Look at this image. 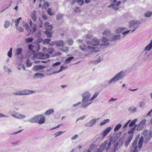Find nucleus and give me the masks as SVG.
I'll return each mask as SVG.
<instances>
[{
	"label": "nucleus",
	"instance_id": "680f3d73",
	"mask_svg": "<svg viewBox=\"0 0 152 152\" xmlns=\"http://www.w3.org/2000/svg\"><path fill=\"white\" fill-rule=\"evenodd\" d=\"M104 150L101 145L99 149H97L96 150L95 152H102V151Z\"/></svg>",
	"mask_w": 152,
	"mask_h": 152
},
{
	"label": "nucleus",
	"instance_id": "b1692460",
	"mask_svg": "<svg viewBox=\"0 0 152 152\" xmlns=\"http://www.w3.org/2000/svg\"><path fill=\"white\" fill-rule=\"evenodd\" d=\"M54 112V110L52 108L49 109L44 113V114L46 115H49L53 113Z\"/></svg>",
	"mask_w": 152,
	"mask_h": 152
},
{
	"label": "nucleus",
	"instance_id": "e2e57ef3",
	"mask_svg": "<svg viewBox=\"0 0 152 152\" xmlns=\"http://www.w3.org/2000/svg\"><path fill=\"white\" fill-rule=\"evenodd\" d=\"M50 40L51 39H46L44 41L43 43H44V44H45L46 43L49 44V42H50Z\"/></svg>",
	"mask_w": 152,
	"mask_h": 152
},
{
	"label": "nucleus",
	"instance_id": "49530a36",
	"mask_svg": "<svg viewBox=\"0 0 152 152\" xmlns=\"http://www.w3.org/2000/svg\"><path fill=\"white\" fill-rule=\"evenodd\" d=\"M64 132L63 131H59L57 132L54 134L55 137H56L57 136L61 135V134L64 133Z\"/></svg>",
	"mask_w": 152,
	"mask_h": 152
},
{
	"label": "nucleus",
	"instance_id": "f257e3e1",
	"mask_svg": "<svg viewBox=\"0 0 152 152\" xmlns=\"http://www.w3.org/2000/svg\"><path fill=\"white\" fill-rule=\"evenodd\" d=\"M87 44L88 45L87 46L84 44L79 45L80 49L85 52L86 56L97 53L99 51V48L102 47L100 45V41L96 38H94L91 43L88 42Z\"/></svg>",
	"mask_w": 152,
	"mask_h": 152
},
{
	"label": "nucleus",
	"instance_id": "dca6fc26",
	"mask_svg": "<svg viewBox=\"0 0 152 152\" xmlns=\"http://www.w3.org/2000/svg\"><path fill=\"white\" fill-rule=\"evenodd\" d=\"M121 35L120 34L115 35L110 39V41H117L121 39Z\"/></svg>",
	"mask_w": 152,
	"mask_h": 152
},
{
	"label": "nucleus",
	"instance_id": "7c9ffc66",
	"mask_svg": "<svg viewBox=\"0 0 152 152\" xmlns=\"http://www.w3.org/2000/svg\"><path fill=\"white\" fill-rule=\"evenodd\" d=\"M137 119L136 118L132 121L129 124V127H132L137 122Z\"/></svg>",
	"mask_w": 152,
	"mask_h": 152
},
{
	"label": "nucleus",
	"instance_id": "6e6d98bb",
	"mask_svg": "<svg viewBox=\"0 0 152 152\" xmlns=\"http://www.w3.org/2000/svg\"><path fill=\"white\" fill-rule=\"evenodd\" d=\"M77 2L80 5H82L84 3L83 0H77Z\"/></svg>",
	"mask_w": 152,
	"mask_h": 152
},
{
	"label": "nucleus",
	"instance_id": "a18cd8bd",
	"mask_svg": "<svg viewBox=\"0 0 152 152\" xmlns=\"http://www.w3.org/2000/svg\"><path fill=\"white\" fill-rule=\"evenodd\" d=\"M4 69L5 72H7L9 74L11 72V70L6 66L4 67Z\"/></svg>",
	"mask_w": 152,
	"mask_h": 152
},
{
	"label": "nucleus",
	"instance_id": "a19ab883",
	"mask_svg": "<svg viewBox=\"0 0 152 152\" xmlns=\"http://www.w3.org/2000/svg\"><path fill=\"white\" fill-rule=\"evenodd\" d=\"M74 58V57H69L67 58L65 61L66 63H69V62Z\"/></svg>",
	"mask_w": 152,
	"mask_h": 152
},
{
	"label": "nucleus",
	"instance_id": "4468645a",
	"mask_svg": "<svg viewBox=\"0 0 152 152\" xmlns=\"http://www.w3.org/2000/svg\"><path fill=\"white\" fill-rule=\"evenodd\" d=\"M109 41H110L106 37H103L101 39V42H103V43H101L100 45L102 47L103 46H106L109 45L110 43L108 42Z\"/></svg>",
	"mask_w": 152,
	"mask_h": 152
},
{
	"label": "nucleus",
	"instance_id": "f704fd0d",
	"mask_svg": "<svg viewBox=\"0 0 152 152\" xmlns=\"http://www.w3.org/2000/svg\"><path fill=\"white\" fill-rule=\"evenodd\" d=\"M61 50L64 52L65 53H67L69 51V49L68 47H64L61 49Z\"/></svg>",
	"mask_w": 152,
	"mask_h": 152
},
{
	"label": "nucleus",
	"instance_id": "393cba45",
	"mask_svg": "<svg viewBox=\"0 0 152 152\" xmlns=\"http://www.w3.org/2000/svg\"><path fill=\"white\" fill-rule=\"evenodd\" d=\"M10 24L11 26H12V23H10V21L6 20L4 21V27L6 28H8L10 26Z\"/></svg>",
	"mask_w": 152,
	"mask_h": 152
},
{
	"label": "nucleus",
	"instance_id": "c03bdc74",
	"mask_svg": "<svg viewBox=\"0 0 152 152\" xmlns=\"http://www.w3.org/2000/svg\"><path fill=\"white\" fill-rule=\"evenodd\" d=\"M49 6V4L48 2H45L43 4V7L45 9H46Z\"/></svg>",
	"mask_w": 152,
	"mask_h": 152
},
{
	"label": "nucleus",
	"instance_id": "774afa93",
	"mask_svg": "<svg viewBox=\"0 0 152 152\" xmlns=\"http://www.w3.org/2000/svg\"><path fill=\"white\" fill-rule=\"evenodd\" d=\"M66 68L63 66H61L60 67V69L59 70V71L58 72H59L61 71H62L63 70H64V69H65Z\"/></svg>",
	"mask_w": 152,
	"mask_h": 152
},
{
	"label": "nucleus",
	"instance_id": "79ce46f5",
	"mask_svg": "<svg viewBox=\"0 0 152 152\" xmlns=\"http://www.w3.org/2000/svg\"><path fill=\"white\" fill-rule=\"evenodd\" d=\"M12 48H10L9 51L7 53V56L10 58H11L12 56Z\"/></svg>",
	"mask_w": 152,
	"mask_h": 152
},
{
	"label": "nucleus",
	"instance_id": "e433bc0d",
	"mask_svg": "<svg viewBox=\"0 0 152 152\" xmlns=\"http://www.w3.org/2000/svg\"><path fill=\"white\" fill-rule=\"evenodd\" d=\"M54 50V49L52 48H49L46 51L47 53L51 54L52 53Z\"/></svg>",
	"mask_w": 152,
	"mask_h": 152
},
{
	"label": "nucleus",
	"instance_id": "3c124183",
	"mask_svg": "<svg viewBox=\"0 0 152 152\" xmlns=\"http://www.w3.org/2000/svg\"><path fill=\"white\" fill-rule=\"evenodd\" d=\"M33 40V39L32 38H26L25 39V42L27 43H29L32 42Z\"/></svg>",
	"mask_w": 152,
	"mask_h": 152
},
{
	"label": "nucleus",
	"instance_id": "aec40b11",
	"mask_svg": "<svg viewBox=\"0 0 152 152\" xmlns=\"http://www.w3.org/2000/svg\"><path fill=\"white\" fill-rule=\"evenodd\" d=\"M44 27L46 29V31L50 30L52 28V26L51 25H50L48 22H46L45 23Z\"/></svg>",
	"mask_w": 152,
	"mask_h": 152
},
{
	"label": "nucleus",
	"instance_id": "09e8293b",
	"mask_svg": "<svg viewBox=\"0 0 152 152\" xmlns=\"http://www.w3.org/2000/svg\"><path fill=\"white\" fill-rule=\"evenodd\" d=\"M47 35L48 37L50 38L52 36V33L51 32H50L48 31H46L45 33Z\"/></svg>",
	"mask_w": 152,
	"mask_h": 152
},
{
	"label": "nucleus",
	"instance_id": "f03ea898",
	"mask_svg": "<svg viewBox=\"0 0 152 152\" xmlns=\"http://www.w3.org/2000/svg\"><path fill=\"white\" fill-rule=\"evenodd\" d=\"M81 96L82 99L80 107L86 108L92 103L90 98L91 94L89 92H86L82 94Z\"/></svg>",
	"mask_w": 152,
	"mask_h": 152
},
{
	"label": "nucleus",
	"instance_id": "4be33fe9",
	"mask_svg": "<svg viewBox=\"0 0 152 152\" xmlns=\"http://www.w3.org/2000/svg\"><path fill=\"white\" fill-rule=\"evenodd\" d=\"M45 68V66L42 65H36L34 66V70L37 71Z\"/></svg>",
	"mask_w": 152,
	"mask_h": 152
},
{
	"label": "nucleus",
	"instance_id": "f3484780",
	"mask_svg": "<svg viewBox=\"0 0 152 152\" xmlns=\"http://www.w3.org/2000/svg\"><path fill=\"white\" fill-rule=\"evenodd\" d=\"M30 26L31 29L30 30L29 32L33 33L36 31V26L35 24H32V22L31 20L30 23Z\"/></svg>",
	"mask_w": 152,
	"mask_h": 152
},
{
	"label": "nucleus",
	"instance_id": "412c9836",
	"mask_svg": "<svg viewBox=\"0 0 152 152\" xmlns=\"http://www.w3.org/2000/svg\"><path fill=\"white\" fill-rule=\"evenodd\" d=\"M152 48V39L151 40L150 43L147 45L144 48L145 51H149Z\"/></svg>",
	"mask_w": 152,
	"mask_h": 152
},
{
	"label": "nucleus",
	"instance_id": "c756f323",
	"mask_svg": "<svg viewBox=\"0 0 152 152\" xmlns=\"http://www.w3.org/2000/svg\"><path fill=\"white\" fill-rule=\"evenodd\" d=\"M48 14L52 16L54 14V11L50 8H49L47 10Z\"/></svg>",
	"mask_w": 152,
	"mask_h": 152
},
{
	"label": "nucleus",
	"instance_id": "2f4dec72",
	"mask_svg": "<svg viewBox=\"0 0 152 152\" xmlns=\"http://www.w3.org/2000/svg\"><path fill=\"white\" fill-rule=\"evenodd\" d=\"M110 34V31L108 29L105 30L102 33V34L103 36H108Z\"/></svg>",
	"mask_w": 152,
	"mask_h": 152
},
{
	"label": "nucleus",
	"instance_id": "9b49d317",
	"mask_svg": "<svg viewBox=\"0 0 152 152\" xmlns=\"http://www.w3.org/2000/svg\"><path fill=\"white\" fill-rule=\"evenodd\" d=\"M146 122V119H144L141 121L139 124L137 126V125L136 130L137 131H140L144 128Z\"/></svg>",
	"mask_w": 152,
	"mask_h": 152
},
{
	"label": "nucleus",
	"instance_id": "0e129e2a",
	"mask_svg": "<svg viewBox=\"0 0 152 152\" xmlns=\"http://www.w3.org/2000/svg\"><path fill=\"white\" fill-rule=\"evenodd\" d=\"M78 137V135L77 134H76L73 136L71 138V139L72 140H75L77 139Z\"/></svg>",
	"mask_w": 152,
	"mask_h": 152
},
{
	"label": "nucleus",
	"instance_id": "6e6552de",
	"mask_svg": "<svg viewBox=\"0 0 152 152\" xmlns=\"http://www.w3.org/2000/svg\"><path fill=\"white\" fill-rule=\"evenodd\" d=\"M34 57L36 56L37 58L41 59L48 58L49 56L48 54H44L42 53H39L37 55L34 54Z\"/></svg>",
	"mask_w": 152,
	"mask_h": 152
},
{
	"label": "nucleus",
	"instance_id": "72a5a7b5",
	"mask_svg": "<svg viewBox=\"0 0 152 152\" xmlns=\"http://www.w3.org/2000/svg\"><path fill=\"white\" fill-rule=\"evenodd\" d=\"M137 126V125H135L133 128H132L129 131L128 133L129 134H133L134 131Z\"/></svg>",
	"mask_w": 152,
	"mask_h": 152
},
{
	"label": "nucleus",
	"instance_id": "bf43d9fd",
	"mask_svg": "<svg viewBox=\"0 0 152 152\" xmlns=\"http://www.w3.org/2000/svg\"><path fill=\"white\" fill-rule=\"evenodd\" d=\"M17 30L20 32H22L23 31L24 29L21 27H17V28H16Z\"/></svg>",
	"mask_w": 152,
	"mask_h": 152
},
{
	"label": "nucleus",
	"instance_id": "4c0bfd02",
	"mask_svg": "<svg viewBox=\"0 0 152 152\" xmlns=\"http://www.w3.org/2000/svg\"><path fill=\"white\" fill-rule=\"evenodd\" d=\"M152 15V12H147L144 14V15L146 17H150Z\"/></svg>",
	"mask_w": 152,
	"mask_h": 152
},
{
	"label": "nucleus",
	"instance_id": "ddd939ff",
	"mask_svg": "<svg viewBox=\"0 0 152 152\" xmlns=\"http://www.w3.org/2000/svg\"><path fill=\"white\" fill-rule=\"evenodd\" d=\"M99 118L93 119L91 120L89 122L85 124L84 125L86 127H91L98 120Z\"/></svg>",
	"mask_w": 152,
	"mask_h": 152
},
{
	"label": "nucleus",
	"instance_id": "5701e85b",
	"mask_svg": "<svg viewBox=\"0 0 152 152\" xmlns=\"http://www.w3.org/2000/svg\"><path fill=\"white\" fill-rule=\"evenodd\" d=\"M111 129L112 128L110 127H108L103 132V137H105L107 134H108Z\"/></svg>",
	"mask_w": 152,
	"mask_h": 152
},
{
	"label": "nucleus",
	"instance_id": "13d9d810",
	"mask_svg": "<svg viewBox=\"0 0 152 152\" xmlns=\"http://www.w3.org/2000/svg\"><path fill=\"white\" fill-rule=\"evenodd\" d=\"M67 42L68 45H72L73 43V41L72 39H69L67 40Z\"/></svg>",
	"mask_w": 152,
	"mask_h": 152
},
{
	"label": "nucleus",
	"instance_id": "37998d69",
	"mask_svg": "<svg viewBox=\"0 0 152 152\" xmlns=\"http://www.w3.org/2000/svg\"><path fill=\"white\" fill-rule=\"evenodd\" d=\"M139 107H140L142 108H144V107L145 104V103L143 101L140 102H139Z\"/></svg>",
	"mask_w": 152,
	"mask_h": 152
},
{
	"label": "nucleus",
	"instance_id": "1a4fd4ad",
	"mask_svg": "<svg viewBox=\"0 0 152 152\" xmlns=\"http://www.w3.org/2000/svg\"><path fill=\"white\" fill-rule=\"evenodd\" d=\"M40 46L39 44H36L34 45H29L28 46L29 49L31 51L34 52L38 51L39 49Z\"/></svg>",
	"mask_w": 152,
	"mask_h": 152
},
{
	"label": "nucleus",
	"instance_id": "423d86ee",
	"mask_svg": "<svg viewBox=\"0 0 152 152\" xmlns=\"http://www.w3.org/2000/svg\"><path fill=\"white\" fill-rule=\"evenodd\" d=\"M112 140V138H110L109 139V142L107 140L104 141L101 145L102 148L104 150L107 151L108 148L111 145Z\"/></svg>",
	"mask_w": 152,
	"mask_h": 152
},
{
	"label": "nucleus",
	"instance_id": "0eeeda50",
	"mask_svg": "<svg viewBox=\"0 0 152 152\" xmlns=\"http://www.w3.org/2000/svg\"><path fill=\"white\" fill-rule=\"evenodd\" d=\"M23 49L20 48H18L15 49V56L19 59H22L23 57L22 54Z\"/></svg>",
	"mask_w": 152,
	"mask_h": 152
},
{
	"label": "nucleus",
	"instance_id": "a211bd4d",
	"mask_svg": "<svg viewBox=\"0 0 152 152\" xmlns=\"http://www.w3.org/2000/svg\"><path fill=\"white\" fill-rule=\"evenodd\" d=\"M66 44V42H64L62 40H59L56 42V45L57 47H63Z\"/></svg>",
	"mask_w": 152,
	"mask_h": 152
},
{
	"label": "nucleus",
	"instance_id": "8fccbe9b",
	"mask_svg": "<svg viewBox=\"0 0 152 152\" xmlns=\"http://www.w3.org/2000/svg\"><path fill=\"white\" fill-rule=\"evenodd\" d=\"M26 64L27 67H29L32 65V63L29 59H28L27 60Z\"/></svg>",
	"mask_w": 152,
	"mask_h": 152
},
{
	"label": "nucleus",
	"instance_id": "c9c22d12",
	"mask_svg": "<svg viewBox=\"0 0 152 152\" xmlns=\"http://www.w3.org/2000/svg\"><path fill=\"white\" fill-rule=\"evenodd\" d=\"M12 94L17 96H22L21 91H17L12 93Z\"/></svg>",
	"mask_w": 152,
	"mask_h": 152
},
{
	"label": "nucleus",
	"instance_id": "473e14b6",
	"mask_svg": "<svg viewBox=\"0 0 152 152\" xmlns=\"http://www.w3.org/2000/svg\"><path fill=\"white\" fill-rule=\"evenodd\" d=\"M125 29L124 28H119L116 29V32L117 33H119L124 31Z\"/></svg>",
	"mask_w": 152,
	"mask_h": 152
},
{
	"label": "nucleus",
	"instance_id": "c85d7f7f",
	"mask_svg": "<svg viewBox=\"0 0 152 152\" xmlns=\"http://www.w3.org/2000/svg\"><path fill=\"white\" fill-rule=\"evenodd\" d=\"M137 108L135 107H129L128 109V110L131 113H133L137 111Z\"/></svg>",
	"mask_w": 152,
	"mask_h": 152
},
{
	"label": "nucleus",
	"instance_id": "864d4df0",
	"mask_svg": "<svg viewBox=\"0 0 152 152\" xmlns=\"http://www.w3.org/2000/svg\"><path fill=\"white\" fill-rule=\"evenodd\" d=\"M137 141L136 140H134V141L133 145H132V148H138L137 146Z\"/></svg>",
	"mask_w": 152,
	"mask_h": 152
},
{
	"label": "nucleus",
	"instance_id": "5fc2aeb1",
	"mask_svg": "<svg viewBox=\"0 0 152 152\" xmlns=\"http://www.w3.org/2000/svg\"><path fill=\"white\" fill-rule=\"evenodd\" d=\"M63 16V15L62 14H58L56 17L57 19L58 20H61V19L62 18Z\"/></svg>",
	"mask_w": 152,
	"mask_h": 152
},
{
	"label": "nucleus",
	"instance_id": "20e7f679",
	"mask_svg": "<svg viewBox=\"0 0 152 152\" xmlns=\"http://www.w3.org/2000/svg\"><path fill=\"white\" fill-rule=\"evenodd\" d=\"M9 113L13 117L18 119H23L26 117V116L25 115L13 110H10Z\"/></svg>",
	"mask_w": 152,
	"mask_h": 152
},
{
	"label": "nucleus",
	"instance_id": "ea45409f",
	"mask_svg": "<svg viewBox=\"0 0 152 152\" xmlns=\"http://www.w3.org/2000/svg\"><path fill=\"white\" fill-rule=\"evenodd\" d=\"M121 124H118L115 127L114 129V131L115 132L117 131L121 127Z\"/></svg>",
	"mask_w": 152,
	"mask_h": 152
},
{
	"label": "nucleus",
	"instance_id": "7ed1b4c3",
	"mask_svg": "<svg viewBox=\"0 0 152 152\" xmlns=\"http://www.w3.org/2000/svg\"><path fill=\"white\" fill-rule=\"evenodd\" d=\"M125 72L122 71L118 72L108 81V85L114 83L119 80L122 79L124 76Z\"/></svg>",
	"mask_w": 152,
	"mask_h": 152
},
{
	"label": "nucleus",
	"instance_id": "cd10ccee",
	"mask_svg": "<svg viewBox=\"0 0 152 152\" xmlns=\"http://www.w3.org/2000/svg\"><path fill=\"white\" fill-rule=\"evenodd\" d=\"M110 121V120L109 119H107L103 120L101 121L100 123V126H101L107 123H109Z\"/></svg>",
	"mask_w": 152,
	"mask_h": 152
},
{
	"label": "nucleus",
	"instance_id": "bb28decb",
	"mask_svg": "<svg viewBox=\"0 0 152 152\" xmlns=\"http://www.w3.org/2000/svg\"><path fill=\"white\" fill-rule=\"evenodd\" d=\"M44 75L42 73H37L34 75V77L37 78H41L44 77Z\"/></svg>",
	"mask_w": 152,
	"mask_h": 152
},
{
	"label": "nucleus",
	"instance_id": "a878e982",
	"mask_svg": "<svg viewBox=\"0 0 152 152\" xmlns=\"http://www.w3.org/2000/svg\"><path fill=\"white\" fill-rule=\"evenodd\" d=\"M143 137L142 136L140 138L139 142H138V148L139 149H140L141 148L142 145L143 141Z\"/></svg>",
	"mask_w": 152,
	"mask_h": 152
},
{
	"label": "nucleus",
	"instance_id": "58836bf2",
	"mask_svg": "<svg viewBox=\"0 0 152 152\" xmlns=\"http://www.w3.org/2000/svg\"><path fill=\"white\" fill-rule=\"evenodd\" d=\"M20 20H22V18L21 17H20L17 19L15 20V26L16 28H17L18 26L19 23V21Z\"/></svg>",
	"mask_w": 152,
	"mask_h": 152
},
{
	"label": "nucleus",
	"instance_id": "2eb2a0df",
	"mask_svg": "<svg viewBox=\"0 0 152 152\" xmlns=\"http://www.w3.org/2000/svg\"><path fill=\"white\" fill-rule=\"evenodd\" d=\"M34 92V91L32 90H25L21 91L22 96L26 95L33 93Z\"/></svg>",
	"mask_w": 152,
	"mask_h": 152
},
{
	"label": "nucleus",
	"instance_id": "6ab92c4d",
	"mask_svg": "<svg viewBox=\"0 0 152 152\" xmlns=\"http://www.w3.org/2000/svg\"><path fill=\"white\" fill-rule=\"evenodd\" d=\"M28 121L31 123H37V115H35L34 117L30 118L28 120Z\"/></svg>",
	"mask_w": 152,
	"mask_h": 152
},
{
	"label": "nucleus",
	"instance_id": "603ef678",
	"mask_svg": "<svg viewBox=\"0 0 152 152\" xmlns=\"http://www.w3.org/2000/svg\"><path fill=\"white\" fill-rule=\"evenodd\" d=\"M99 94V93L96 92L94 95L91 98V101H92L93 100L95 99L96 98L97 96H98V95Z\"/></svg>",
	"mask_w": 152,
	"mask_h": 152
},
{
	"label": "nucleus",
	"instance_id": "9d476101",
	"mask_svg": "<svg viewBox=\"0 0 152 152\" xmlns=\"http://www.w3.org/2000/svg\"><path fill=\"white\" fill-rule=\"evenodd\" d=\"M121 1H118L115 3L111 4L108 6V7H112L114 10H117L118 9V6L121 4Z\"/></svg>",
	"mask_w": 152,
	"mask_h": 152
},
{
	"label": "nucleus",
	"instance_id": "338daca9",
	"mask_svg": "<svg viewBox=\"0 0 152 152\" xmlns=\"http://www.w3.org/2000/svg\"><path fill=\"white\" fill-rule=\"evenodd\" d=\"M133 134H130L128 137V140L130 141H131L132 137H133Z\"/></svg>",
	"mask_w": 152,
	"mask_h": 152
},
{
	"label": "nucleus",
	"instance_id": "39448f33",
	"mask_svg": "<svg viewBox=\"0 0 152 152\" xmlns=\"http://www.w3.org/2000/svg\"><path fill=\"white\" fill-rule=\"evenodd\" d=\"M140 23L139 21L136 20H132L129 23V26L130 28H134L131 32L134 31L136 29L138 28L139 25Z\"/></svg>",
	"mask_w": 152,
	"mask_h": 152
},
{
	"label": "nucleus",
	"instance_id": "f8f14e48",
	"mask_svg": "<svg viewBox=\"0 0 152 152\" xmlns=\"http://www.w3.org/2000/svg\"><path fill=\"white\" fill-rule=\"evenodd\" d=\"M37 123L42 124L44 123L45 121V116L42 115H37Z\"/></svg>",
	"mask_w": 152,
	"mask_h": 152
},
{
	"label": "nucleus",
	"instance_id": "052dcab7",
	"mask_svg": "<svg viewBox=\"0 0 152 152\" xmlns=\"http://www.w3.org/2000/svg\"><path fill=\"white\" fill-rule=\"evenodd\" d=\"M20 140H19L16 142H12V144L13 146H17V145H18L19 144V143L20 142Z\"/></svg>",
	"mask_w": 152,
	"mask_h": 152
},
{
	"label": "nucleus",
	"instance_id": "4d7b16f0",
	"mask_svg": "<svg viewBox=\"0 0 152 152\" xmlns=\"http://www.w3.org/2000/svg\"><path fill=\"white\" fill-rule=\"evenodd\" d=\"M24 27L25 28V29L26 31H27L28 32H29L30 29L29 28V26L28 24L26 23L24 25Z\"/></svg>",
	"mask_w": 152,
	"mask_h": 152
},
{
	"label": "nucleus",
	"instance_id": "de8ad7c7",
	"mask_svg": "<svg viewBox=\"0 0 152 152\" xmlns=\"http://www.w3.org/2000/svg\"><path fill=\"white\" fill-rule=\"evenodd\" d=\"M118 143H117L114 145V148L113 152H116V151H118Z\"/></svg>",
	"mask_w": 152,
	"mask_h": 152
},
{
	"label": "nucleus",
	"instance_id": "69168bd1",
	"mask_svg": "<svg viewBox=\"0 0 152 152\" xmlns=\"http://www.w3.org/2000/svg\"><path fill=\"white\" fill-rule=\"evenodd\" d=\"M138 148H133L131 150L130 152H138Z\"/></svg>",
	"mask_w": 152,
	"mask_h": 152
}]
</instances>
